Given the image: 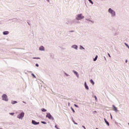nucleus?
<instances>
[{
	"label": "nucleus",
	"instance_id": "nucleus-1",
	"mask_svg": "<svg viewBox=\"0 0 129 129\" xmlns=\"http://www.w3.org/2000/svg\"><path fill=\"white\" fill-rule=\"evenodd\" d=\"M109 13L112 15V16L113 17L115 16V12H114L112 9L110 8L108 10Z\"/></svg>",
	"mask_w": 129,
	"mask_h": 129
},
{
	"label": "nucleus",
	"instance_id": "nucleus-2",
	"mask_svg": "<svg viewBox=\"0 0 129 129\" xmlns=\"http://www.w3.org/2000/svg\"><path fill=\"white\" fill-rule=\"evenodd\" d=\"M3 100L5 101H9V99H8V96L6 94H3L2 96Z\"/></svg>",
	"mask_w": 129,
	"mask_h": 129
},
{
	"label": "nucleus",
	"instance_id": "nucleus-3",
	"mask_svg": "<svg viewBox=\"0 0 129 129\" xmlns=\"http://www.w3.org/2000/svg\"><path fill=\"white\" fill-rule=\"evenodd\" d=\"M82 19H84V16H82V14L77 15V20H82Z\"/></svg>",
	"mask_w": 129,
	"mask_h": 129
},
{
	"label": "nucleus",
	"instance_id": "nucleus-4",
	"mask_svg": "<svg viewBox=\"0 0 129 129\" xmlns=\"http://www.w3.org/2000/svg\"><path fill=\"white\" fill-rule=\"evenodd\" d=\"M24 116H25V113L24 112H22L21 113L19 114L18 116V118H22Z\"/></svg>",
	"mask_w": 129,
	"mask_h": 129
},
{
	"label": "nucleus",
	"instance_id": "nucleus-5",
	"mask_svg": "<svg viewBox=\"0 0 129 129\" xmlns=\"http://www.w3.org/2000/svg\"><path fill=\"white\" fill-rule=\"evenodd\" d=\"M46 117H48V118H49V119H52V118H53V117H52V115H51V114H50V113H47Z\"/></svg>",
	"mask_w": 129,
	"mask_h": 129
},
{
	"label": "nucleus",
	"instance_id": "nucleus-6",
	"mask_svg": "<svg viewBox=\"0 0 129 129\" xmlns=\"http://www.w3.org/2000/svg\"><path fill=\"white\" fill-rule=\"evenodd\" d=\"M32 123L33 124H34L35 125H37V124H39V122H36V121L33 120L32 121Z\"/></svg>",
	"mask_w": 129,
	"mask_h": 129
},
{
	"label": "nucleus",
	"instance_id": "nucleus-7",
	"mask_svg": "<svg viewBox=\"0 0 129 129\" xmlns=\"http://www.w3.org/2000/svg\"><path fill=\"white\" fill-rule=\"evenodd\" d=\"M39 50H40V51H44L45 50V48H44V46H41L39 47Z\"/></svg>",
	"mask_w": 129,
	"mask_h": 129
},
{
	"label": "nucleus",
	"instance_id": "nucleus-8",
	"mask_svg": "<svg viewBox=\"0 0 129 129\" xmlns=\"http://www.w3.org/2000/svg\"><path fill=\"white\" fill-rule=\"evenodd\" d=\"M112 106L113 107V110H114L115 111H117V108H116V107H115L114 105H113Z\"/></svg>",
	"mask_w": 129,
	"mask_h": 129
},
{
	"label": "nucleus",
	"instance_id": "nucleus-9",
	"mask_svg": "<svg viewBox=\"0 0 129 129\" xmlns=\"http://www.w3.org/2000/svg\"><path fill=\"white\" fill-rule=\"evenodd\" d=\"M104 121L106 122L107 125H108V126H109V123L108 122V121H107V120H106V119L104 118Z\"/></svg>",
	"mask_w": 129,
	"mask_h": 129
},
{
	"label": "nucleus",
	"instance_id": "nucleus-10",
	"mask_svg": "<svg viewBox=\"0 0 129 129\" xmlns=\"http://www.w3.org/2000/svg\"><path fill=\"white\" fill-rule=\"evenodd\" d=\"M85 87L86 89H87V90H88L89 89V88H88V86L86 84V82L85 83Z\"/></svg>",
	"mask_w": 129,
	"mask_h": 129
},
{
	"label": "nucleus",
	"instance_id": "nucleus-11",
	"mask_svg": "<svg viewBox=\"0 0 129 129\" xmlns=\"http://www.w3.org/2000/svg\"><path fill=\"white\" fill-rule=\"evenodd\" d=\"M9 34V31H4L3 32V34L4 35H8Z\"/></svg>",
	"mask_w": 129,
	"mask_h": 129
},
{
	"label": "nucleus",
	"instance_id": "nucleus-12",
	"mask_svg": "<svg viewBox=\"0 0 129 129\" xmlns=\"http://www.w3.org/2000/svg\"><path fill=\"white\" fill-rule=\"evenodd\" d=\"M16 103H18V102H17L16 101H12V104H16Z\"/></svg>",
	"mask_w": 129,
	"mask_h": 129
},
{
	"label": "nucleus",
	"instance_id": "nucleus-13",
	"mask_svg": "<svg viewBox=\"0 0 129 129\" xmlns=\"http://www.w3.org/2000/svg\"><path fill=\"white\" fill-rule=\"evenodd\" d=\"M74 73H75L76 74V75L77 76V77H78L79 75H78V73H77V72H76L75 71H74Z\"/></svg>",
	"mask_w": 129,
	"mask_h": 129
},
{
	"label": "nucleus",
	"instance_id": "nucleus-14",
	"mask_svg": "<svg viewBox=\"0 0 129 129\" xmlns=\"http://www.w3.org/2000/svg\"><path fill=\"white\" fill-rule=\"evenodd\" d=\"M90 82H91V83H92V84H93V85H94V82H93V80H90Z\"/></svg>",
	"mask_w": 129,
	"mask_h": 129
},
{
	"label": "nucleus",
	"instance_id": "nucleus-15",
	"mask_svg": "<svg viewBox=\"0 0 129 129\" xmlns=\"http://www.w3.org/2000/svg\"><path fill=\"white\" fill-rule=\"evenodd\" d=\"M98 57V56L96 55L95 58H94V61H96V60H97Z\"/></svg>",
	"mask_w": 129,
	"mask_h": 129
},
{
	"label": "nucleus",
	"instance_id": "nucleus-16",
	"mask_svg": "<svg viewBox=\"0 0 129 129\" xmlns=\"http://www.w3.org/2000/svg\"><path fill=\"white\" fill-rule=\"evenodd\" d=\"M41 110L43 112L47 111V110L46 109H45V108L41 109Z\"/></svg>",
	"mask_w": 129,
	"mask_h": 129
},
{
	"label": "nucleus",
	"instance_id": "nucleus-17",
	"mask_svg": "<svg viewBox=\"0 0 129 129\" xmlns=\"http://www.w3.org/2000/svg\"><path fill=\"white\" fill-rule=\"evenodd\" d=\"M41 123H43V124H46L47 123L45 121H41Z\"/></svg>",
	"mask_w": 129,
	"mask_h": 129
},
{
	"label": "nucleus",
	"instance_id": "nucleus-18",
	"mask_svg": "<svg viewBox=\"0 0 129 129\" xmlns=\"http://www.w3.org/2000/svg\"><path fill=\"white\" fill-rule=\"evenodd\" d=\"M125 46H126L127 47V48L129 49V46L127 44H126V43H124Z\"/></svg>",
	"mask_w": 129,
	"mask_h": 129
},
{
	"label": "nucleus",
	"instance_id": "nucleus-19",
	"mask_svg": "<svg viewBox=\"0 0 129 129\" xmlns=\"http://www.w3.org/2000/svg\"><path fill=\"white\" fill-rule=\"evenodd\" d=\"M88 1H89V2H90V3H91V4H93V2H92V1H91V0H88Z\"/></svg>",
	"mask_w": 129,
	"mask_h": 129
},
{
	"label": "nucleus",
	"instance_id": "nucleus-20",
	"mask_svg": "<svg viewBox=\"0 0 129 129\" xmlns=\"http://www.w3.org/2000/svg\"><path fill=\"white\" fill-rule=\"evenodd\" d=\"M71 109L73 111L74 113L75 112V110H74V109H73V108L72 107Z\"/></svg>",
	"mask_w": 129,
	"mask_h": 129
},
{
	"label": "nucleus",
	"instance_id": "nucleus-21",
	"mask_svg": "<svg viewBox=\"0 0 129 129\" xmlns=\"http://www.w3.org/2000/svg\"><path fill=\"white\" fill-rule=\"evenodd\" d=\"M31 75H32V76H33L34 78H36V76H35V75H34V74H32Z\"/></svg>",
	"mask_w": 129,
	"mask_h": 129
},
{
	"label": "nucleus",
	"instance_id": "nucleus-22",
	"mask_svg": "<svg viewBox=\"0 0 129 129\" xmlns=\"http://www.w3.org/2000/svg\"><path fill=\"white\" fill-rule=\"evenodd\" d=\"M33 59H40V57H33Z\"/></svg>",
	"mask_w": 129,
	"mask_h": 129
},
{
	"label": "nucleus",
	"instance_id": "nucleus-23",
	"mask_svg": "<svg viewBox=\"0 0 129 129\" xmlns=\"http://www.w3.org/2000/svg\"><path fill=\"white\" fill-rule=\"evenodd\" d=\"M10 114L11 115H14V114H15V113H10Z\"/></svg>",
	"mask_w": 129,
	"mask_h": 129
},
{
	"label": "nucleus",
	"instance_id": "nucleus-24",
	"mask_svg": "<svg viewBox=\"0 0 129 129\" xmlns=\"http://www.w3.org/2000/svg\"><path fill=\"white\" fill-rule=\"evenodd\" d=\"M36 66L37 67H39V64H38V63H36Z\"/></svg>",
	"mask_w": 129,
	"mask_h": 129
},
{
	"label": "nucleus",
	"instance_id": "nucleus-25",
	"mask_svg": "<svg viewBox=\"0 0 129 129\" xmlns=\"http://www.w3.org/2000/svg\"><path fill=\"white\" fill-rule=\"evenodd\" d=\"M94 97H95L96 100H97V97H96V96H95Z\"/></svg>",
	"mask_w": 129,
	"mask_h": 129
},
{
	"label": "nucleus",
	"instance_id": "nucleus-26",
	"mask_svg": "<svg viewBox=\"0 0 129 129\" xmlns=\"http://www.w3.org/2000/svg\"><path fill=\"white\" fill-rule=\"evenodd\" d=\"M74 106L76 107H78V106H77V105H76V104H74Z\"/></svg>",
	"mask_w": 129,
	"mask_h": 129
},
{
	"label": "nucleus",
	"instance_id": "nucleus-27",
	"mask_svg": "<svg viewBox=\"0 0 129 129\" xmlns=\"http://www.w3.org/2000/svg\"><path fill=\"white\" fill-rule=\"evenodd\" d=\"M108 56H109V57H111V56H110V54H109V53H108Z\"/></svg>",
	"mask_w": 129,
	"mask_h": 129
},
{
	"label": "nucleus",
	"instance_id": "nucleus-28",
	"mask_svg": "<svg viewBox=\"0 0 129 129\" xmlns=\"http://www.w3.org/2000/svg\"><path fill=\"white\" fill-rule=\"evenodd\" d=\"M83 127H84V129H86V128H85V126H83Z\"/></svg>",
	"mask_w": 129,
	"mask_h": 129
},
{
	"label": "nucleus",
	"instance_id": "nucleus-29",
	"mask_svg": "<svg viewBox=\"0 0 129 129\" xmlns=\"http://www.w3.org/2000/svg\"><path fill=\"white\" fill-rule=\"evenodd\" d=\"M125 62L126 63H127V60H126Z\"/></svg>",
	"mask_w": 129,
	"mask_h": 129
},
{
	"label": "nucleus",
	"instance_id": "nucleus-30",
	"mask_svg": "<svg viewBox=\"0 0 129 129\" xmlns=\"http://www.w3.org/2000/svg\"><path fill=\"white\" fill-rule=\"evenodd\" d=\"M75 49H77V46H76Z\"/></svg>",
	"mask_w": 129,
	"mask_h": 129
},
{
	"label": "nucleus",
	"instance_id": "nucleus-31",
	"mask_svg": "<svg viewBox=\"0 0 129 129\" xmlns=\"http://www.w3.org/2000/svg\"><path fill=\"white\" fill-rule=\"evenodd\" d=\"M81 47H82V48L84 49V48H83V47L81 46Z\"/></svg>",
	"mask_w": 129,
	"mask_h": 129
},
{
	"label": "nucleus",
	"instance_id": "nucleus-32",
	"mask_svg": "<svg viewBox=\"0 0 129 129\" xmlns=\"http://www.w3.org/2000/svg\"><path fill=\"white\" fill-rule=\"evenodd\" d=\"M81 47H82V48L84 49V48H83V47L81 46Z\"/></svg>",
	"mask_w": 129,
	"mask_h": 129
},
{
	"label": "nucleus",
	"instance_id": "nucleus-33",
	"mask_svg": "<svg viewBox=\"0 0 129 129\" xmlns=\"http://www.w3.org/2000/svg\"><path fill=\"white\" fill-rule=\"evenodd\" d=\"M94 112H96V111H95L94 112H93V113H94Z\"/></svg>",
	"mask_w": 129,
	"mask_h": 129
},
{
	"label": "nucleus",
	"instance_id": "nucleus-34",
	"mask_svg": "<svg viewBox=\"0 0 129 129\" xmlns=\"http://www.w3.org/2000/svg\"><path fill=\"white\" fill-rule=\"evenodd\" d=\"M47 2H49V0H47Z\"/></svg>",
	"mask_w": 129,
	"mask_h": 129
},
{
	"label": "nucleus",
	"instance_id": "nucleus-35",
	"mask_svg": "<svg viewBox=\"0 0 129 129\" xmlns=\"http://www.w3.org/2000/svg\"><path fill=\"white\" fill-rule=\"evenodd\" d=\"M71 32H74V31H71Z\"/></svg>",
	"mask_w": 129,
	"mask_h": 129
},
{
	"label": "nucleus",
	"instance_id": "nucleus-36",
	"mask_svg": "<svg viewBox=\"0 0 129 129\" xmlns=\"http://www.w3.org/2000/svg\"><path fill=\"white\" fill-rule=\"evenodd\" d=\"M96 129H98V128H96Z\"/></svg>",
	"mask_w": 129,
	"mask_h": 129
},
{
	"label": "nucleus",
	"instance_id": "nucleus-37",
	"mask_svg": "<svg viewBox=\"0 0 129 129\" xmlns=\"http://www.w3.org/2000/svg\"><path fill=\"white\" fill-rule=\"evenodd\" d=\"M128 125H129V123H128Z\"/></svg>",
	"mask_w": 129,
	"mask_h": 129
}]
</instances>
